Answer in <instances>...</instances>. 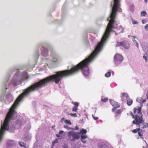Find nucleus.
Masks as SVG:
<instances>
[{
    "mask_svg": "<svg viewBox=\"0 0 148 148\" xmlns=\"http://www.w3.org/2000/svg\"><path fill=\"white\" fill-rule=\"evenodd\" d=\"M117 116H118V115H115V117H117Z\"/></svg>",
    "mask_w": 148,
    "mask_h": 148,
    "instance_id": "de8ad7c7",
    "label": "nucleus"
},
{
    "mask_svg": "<svg viewBox=\"0 0 148 148\" xmlns=\"http://www.w3.org/2000/svg\"><path fill=\"white\" fill-rule=\"evenodd\" d=\"M64 132L62 131V130H60V132H59V134H62L64 133Z\"/></svg>",
    "mask_w": 148,
    "mask_h": 148,
    "instance_id": "c9c22d12",
    "label": "nucleus"
},
{
    "mask_svg": "<svg viewBox=\"0 0 148 148\" xmlns=\"http://www.w3.org/2000/svg\"><path fill=\"white\" fill-rule=\"evenodd\" d=\"M143 59L145 60V61L146 62H147V57L146 56H143Z\"/></svg>",
    "mask_w": 148,
    "mask_h": 148,
    "instance_id": "c756f323",
    "label": "nucleus"
},
{
    "mask_svg": "<svg viewBox=\"0 0 148 148\" xmlns=\"http://www.w3.org/2000/svg\"><path fill=\"white\" fill-rule=\"evenodd\" d=\"M19 145H20V146H21V147H24V146H23V145H22L21 144V142H19Z\"/></svg>",
    "mask_w": 148,
    "mask_h": 148,
    "instance_id": "a19ab883",
    "label": "nucleus"
},
{
    "mask_svg": "<svg viewBox=\"0 0 148 148\" xmlns=\"http://www.w3.org/2000/svg\"><path fill=\"white\" fill-rule=\"evenodd\" d=\"M42 52L41 53V55L44 57L48 55V51L46 48H45L43 47H41Z\"/></svg>",
    "mask_w": 148,
    "mask_h": 148,
    "instance_id": "423d86ee",
    "label": "nucleus"
},
{
    "mask_svg": "<svg viewBox=\"0 0 148 148\" xmlns=\"http://www.w3.org/2000/svg\"><path fill=\"white\" fill-rule=\"evenodd\" d=\"M134 41H135V42H136V45L137 47L138 48V42L136 41V40H134Z\"/></svg>",
    "mask_w": 148,
    "mask_h": 148,
    "instance_id": "7c9ffc66",
    "label": "nucleus"
},
{
    "mask_svg": "<svg viewBox=\"0 0 148 148\" xmlns=\"http://www.w3.org/2000/svg\"><path fill=\"white\" fill-rule=\"evenodd\" d=\"M110 102L111 104L114 107L113 108H117L120 107V103L115 101L113 99H110Z\"/></svg>",
    "mask_w": 148,
    "mask_h": 148,
    "instance_id": "7ed1b4c3",
    "label": "nucleus"
},
{
    "mask_svg": "<svg viewBox=\"0 0 148 148\" xmlns=\"http://www.w3.org/2000/svg\"><path fill=\"white\" fill-rule=\"evenodd\" d=\"M64 118H61V121H62L63 120H64Z\"/></svg>",
    "mask_w": 148,
    "mask_h": 148,
    "instance_id": "79ce46f5",
    "label": "nucleus"
},
{
    "mask_svg": "<svg viewBox=\"0 0 148 148\" xmlns=\"http://www.w3.org/2000/svg\"><path fill=\"white\" fill-rule=\"evenodd\" d=\"M133 113L132 112L130 113V114L132 116V118L135 119L133 121L132 123L136 125H139L141 124L143 122V119L141 108H135L134 109Z\"/></svg>",
    "mask_w": 148,
    "mask_h": 148,
    "instance_id": "f257e3e1",
    "label": "nucleus"
},
{
    "mask_svg": "<svg viewBox=\"0 0 148 148\" xmlns=\"http://www.w3.org/2000/svg\"><path fill=\"white\" fill-rule=\"evenodd\" d=\"M124 97H125L126 99H127L129 97V95L127 93H122V96L121 97L122 99L123 100Z\"/></svg>",
    "mask_w": 148,
    "mask_h": 148,
    "instance_id": "ddd939ff",
    "label": "nucleus"
},
{
    "mask_svg": "<svg viewBox=\"0 0 148 148\" xmlns=\"http://www.w3.org/2000/svg\"><path fill=\"white\" fill-rule=\"evenodd\" d=\"M122 44H123V42H117V44L116 45V47H119L120 46H122Z\"/></svg>",
    "mask_w": 148,
    "mask_h": 148,
    "instance_id": "aec40b11",
    "label": "nucleus"
},
{
    "mask_svg": "<svg viewBox=\"0 0 148 148\" xmlns=\"http://www.w3.org/2000/svg\"><path fill=\"white\" fill-rule=\"evenodd\" d=\"M114 59L115 61L119 62H122L123 60L122 56L120 54L116 55L114 56Z\"/></svg>",
    "mask_w": 148,
    "mask_h": 148,
    "instance_id": "39448f33",
    "label": "nucleus"
},
{
    "mask_svg": "<svg viewBox=\"0 0 148 148\" xmlns=\"http://www.w3.org/2000/svg\"><path fill=\"white\" fill-rule=\"evenodd\" d=\"M74 105V107H77L79 106V103L77 102H75L73 103Z\"/></svg>",
    "mask_w": 148,
    "mask_h": 148,
    "instance_id": "c85d7f7f",
    "label": "nucleus"
},
{
    "mask_svg": "<svg viewBox=\"0 0 148 148\" xmlns=\"http://www.w3.org/2000/svg\"><path fill=\"white\" fill-rule=\"evenodd\" d=\"M58 139L57 138V139H56L55 140L53 141L52 142V144L53 146L56 143H58Z\"/></svg>",
    "mask_w": 148,
    "mask_h": 148,
    "instance_id": "4be33fe9",
    "label": "nucleus"
},
{
    "mask_svg": "<svg viewBox=\"0 0 148 148\" xmlns=\"http://www.w3.org/2000/svg\"><path fill=\"white\" fill-rule=\"evenodd\" d=\"M100 148H108L107 146L104 144L101 145L100 146Z\"/></svg>",
    "mask_w": 148,
    "mask_h": 148,
    "instance_id": "5701e85b",
    "label": "nucleus"
},
{
    "mask_svg": "<svg viewBox=\"0 0 148 148\" xmlns=\"http://www.w3.org/2000/svg\"><path fill=\"white\" fill-rule=\"evenodd\" d=\"M142 99H142V98L139 97L137 98V99H136V101L140 103H142Z\"/></svg>",
    "mask_w": 148,
    "mask_h": 148,
    "instance_id": "a211bd4d",
    "label": "nucleus"
},
{
    "mask_svg": "<svg viewBox=\"0 0 148 148\" xmlns=\"http://www.w3.org/2000/svg\"><path fill=\"white\" fill-rule=\"evenodd\" d=\"M50 55L53 59L56 60L55 61H57L59 58L58 55L53 50H51Z\"/></svg>",
    "mask_w": 148,
    "mask_h": 148,
    "instance_id": "20e7f679",
    "label": "nucleus"
},
{
    "mask_svg": "<svg viewBox=\"0 0 148 148\" xmlns=\"http://www.w3.org/2000/svg\"><path fill=\"white\" fill-rule=\"evenodd\" d=\"M77 108L76 107H74L72 111H73L75 112H77Z\"/></svg>",
    "mask_w": 148,
    "mask_h": 148,
    "instance_id": "bb28decb",
    "label": "nucleus"
},
{
    "mask_svg": "<svg viewBox=\"0 0 148 148\" xmlns=\"http://www.w3.org/2000/svg\"><path fill=\"white\" fill-rule=\"evenodd\" d=\"M64 122L66 124L71 125L72 123L69 120H65L64 121Z\"/></svg>",
    "mask_w": 148,
    "mask_h": 148,
    "instance_id": "6ab92c4d",
    "label": "nucleus"
},
{
    "mask_svg": "<svg viewBox=\"0 0 148 148\" xmlns=\"http://www.w3.org/2000/svg\"><path fill=\"white\" fill-rule=\"evenodd\" d=\"M146 96H147L146 99H148V94Z\"/></svg>",
    "mask_w": 148,
    "mask_h": 148,
    "instance_id": "37998d69",
    "label": "nucleus"
},
{
    "mask_svg": "<svg viewBox=\"0 0 148 148\" xmlns=\"http://www.w3.org/2000/svg\"><path fill=\"white\" fill-rule=\"evenodd\" d=\"M67 114H68V115H69L72 116H74V117H76L77 116V114L76 113H75V114L71 113L69 114H68V113Z\"/></svg>",
    "mask_w": 148,
    "mask_h": 148,
    "instance_id": "a878e982",
    "label": "nucleus"
},
{
    "mask_svg": "<svg viewBox=\"0 0 148 148\" xmlns=\"http://www.w3.org/2000/svg\"><path fill=\"white\" fill-rule=\"evenodd\" d=\"M55 127V126H53L52 127L53 128H54Z\"/></svg>",
    "mask_w": 148,
    "mask_h": 148,
    "instance_id": "49530a36",
    "label": "nucleus"
},
{
    "mask_svg": "<svg viewBox=\"0 0 148 148\" xmlns=\"http://www.w3.org/2000/svg\"><path fill=\"white\" fill-rule=\"evenodd\" d=\"M101 101L102 102H106L108 101V98L107 97H105L104 98H102L101 99Z\"/></svg>",
    "mask_w": 148,
    "mask_h": 148,
    "instance_id": "b1692460",
    "label": "nucleus"
},
{
    "mask_svg": "<svg viewBox=\"0 0 148 148\" xmlns=\"http://www.w3.org/2000/svg\"><path fill=\"white\" fill-rule=\"evenodd\" d=\"M124 28L121 26H119L116 29V32H114L116 35H118L121 33H122L124 31Z\"/></svg>",
    "mask_w": 148,
    "mask_h": 148,
    "instance_id": "0eeeda50",
    "label": "nucleus"
},
{
    "mask_svg": "<svg viewBox=\"0 0 148 148\" xmlns=\"http://www.w3.org/2000/svg\"><path fill=\"white\" fill-rule=\"evenodd\" d=\"M8 143L10 145H13L15 144L14 141L12 140H9L8 141Z\"/></svg>",
    "mask_w": 148,
    "mask_h": 148,
    "instance_id": "dca6fc26",
    "label": "nucleus"
},
{
    "mask_svg": "<svg viewBox=\"0 0 148 148\" xmlns=\"http://www.w3.org/2000/svg\"><path fill=\"white\" fill-rule=\"evenodd\" d=\"M84 75H85L86 76V74H85Z\"/></svg>",
    "mask_w": 148,
    "mask_h": 148,
    "instance_id": "864d4df0",
    "label": "nucleus"
},
{
    "mask_svg": "<svg viewBox=\"0 0 148 148\" xmlns=\"http://www.w3.org/2000/svg\"><path fill=\"white\" fill-rule=\"evenodd\" d=\"M145 29L148 31V24H147L145 26Z\"/></svg>",
    "mask_w": 148,
    "mask_h": 148,
    "instance_id": "2f4dec72",
    "label": "nucleus"
},
{
    "mask_svg": "<svg viewBox=\"0 0 148 148\" xmlns=\"http://www.w3.org/2000/svg\"><path fill=\"white\" fill-rule=\"evenodd\" d=\"M66 111H67V110L66 109L64 110V112H65Z\"/></svg>",
    "mask_w": 148,
    "mask_h": 148,
    "instance_id": "8fccbe9b",
    "label": "nucleus"
},
{
    "mask_svg": "<svg viewBox=\"0 0 148 148\" xmlns=\"http://www.w3.org/2000/svg\"><path fill=\"white\" fill-rule=\"evenodd\" d=\"M141 123H142V125H140V124L139 125V127H140L141 128H146L148 127V123H144V121Z\"/></svg>",
    "mask_w": 148,
    "mask_h": 148,
    "instance_id": "9d476101",
    "label": "nucleus"
},
{
    "mask_svg": "<svg viewBox=\"0 0 148 148\" xmlns=\"http://www.w3.org/2000/svg\"><path fill=\"white\" fill-rule=\"evenodd\" d=\"M127 99V105L129 106L131 105L133 103L132 100L131 99L129 98V97Z\"/></svg>",
    "mask_w": 148,
    "mask_h": 148,
    "instance_id": "f8f14e48",
    "label": "nucleus"
},
{
    "mask_svg": "<svg viewBox=\"0 0 148 148\" xmlns=\"http://www.w3.org/2000/svg\"><path fill=\"white\" fill-rule=\"evenodd\" d=\"M143 132L142 129H140V130L138 131V134L139 136L141 138L143 139V137H142L143 135Z\"/></svg>",
    "mask_w": 148,
    "mask_h": 148,
    "instance_id": "2eb2a0df",
    "label": "nucleus"
},
{
    "mask_svg": "<svg viewBox=\"0 0 148 148\" xmlns=\"http://www.w3.org/2000/svg\"><path fill=\"white\" fill-rule=\"evenodd\" d=\"M140 127H139V128H138L136 129L133 130L132 131V132L134 133H137L140 130Z\"/></svg>",
    "mask_w": 148,
    "mask_h": 148,
    "instance_id": "f3484780",
    "label": "nucleus"
},
{
    "mask_svg": "<svg viewBox=\"0 0 148 148\" xmlns=\"http://www.w3.org/2000/svg\"><path fill=\"white\" fill-rule=\"evenodd\" d=\"M114 72L111 70H109L106 74H111V73H114Z\"/></svg>",
    "mask_w": 148,
    "mask_h": 148,
    "instance_id": "cd10ccee",
    "label": "nucleus"
},
{
    "mask_svg": "<svg viewBox=\"0 0 148 148\" xmlns=\"http://www.w3.org/2000/svg\"><path fill=\"white\" fill-rule=\"evenodd\" d=\"M132 22H133V23L134 24H138V22H137V21H133Z\"/></svg>",
    "mask_w": 148,
    "mask_h": 148,
    "instance_id": "f704fd0d",
    "label": "nucleus"
},
{
    "mask_svg": "<svg viewBox=\"0 0 148 148\" xmlns=\"http://www.w3.org/2000/svg\"><path fill=\"white\" fill-rule=\"evenodd\" d=\"M146 101V99H142V103H145V101Z\"/></svg>",
    "mask_w": 148,
    "mask_h": 148,
    "instance_id": "4c0bfd02",
    "label": "nucleus"
},
{
    "mask_svg": "<svg viewBox=\"0 0 148 148\" xmlns=\"http://www.w3.org/2000/svg\"><path fill=\"white\" fill-rule=\"evenodd\" d=\"M147 116H148V112H147Z\"/></svg>",
    "mask_w": 148,
    "mask_h": 148,
    "instance_id": "3c124183",
    "label": "nucleus"
},
{
    "mask_svg": "<svg viewBox=\"0 0 148 148\" xmlns=\"http://www.w3.org/2000/svg\"><path fill=\"white\" fill-rule=\"evenodd\" d=\"M111 75H105V76L107 77H110Z\"/></svg>",
    "mask_w": 148,
    "mask_h": 148,
    "instance_id": "e433bc0d",
    "label": "nucleus"
},
{
    "mask_svg": "<svg viewBox=\"0 0 148 148\" xmlns=\"http://www.w3.org/2000/svg\"><path fill=\"white\" fill-rule=\"evenodd\" d=\"M11 96V95L10 94H9L8 95H6V97H8V96Z\"/></svg>",
    "mask_w": 148,
    "mask_h": 148,
    "instance_id": "ea45409f",
    "label": "nucleus"
},
{
    "mask_svg": "<svg viewBox=\"0 0 148 148\" xmlns=\"http://www.w3.org/2000/svg\"><path fill=\"white\" fill-rule=\"evenodd\" d=\"M145 20H143L142 21V23H143V24L145 23H146V21L145 22Z\"/></svg>",
    "mask_w": 148,
    "mask_h": 148,
    "instance_id": "58836bf2",
    "label": "nucleus"
},
{
    "mask_svg": "<svg viewBox=\"0 0 148 148\" xmlns=\"http://www.w3.org/2000/svg\"><path fill=\"white\" fill-rule=\"evenodd\" d=\"M56 136L57 137H59L60 136L59 135H58V134H57L56 135Z\"/></svg>",
    "mask_w": 148,
    "mask_h": 148,
    "instance_id": "c03bdc74",
    "label": "nucleus"
},
{
    "mask_svg": "<svg viewBox=\"0 0 148 148\" xmlns=\"http://www.w3.org/2000/svg\"><path fill=\"white\" fill-rule=\"evenodd\" d=\"M147 0H145V3H147Z\"/></svg>",
    "mask_w": 148,
    "mask_h": 148,
    "instance_id": "a18cd8bd",
    "label": "nucleus"
},
{
    "mask_svg": "<svg viewBox=\"0 0 148 148\" xmlns=\"http://www.w3.org/2000/svg\"><path fill=\"white\" fill-rule=\"evenodd\" d=\"M79 129V128L77 126H76L75 128H73V130H77Z\"/></svg>",
    "mask_w": 148,
    "mask_h": 148,
    "instance_id": "473e14b6",
    "label": "nucleus"
},
{
    "mask_svg": "<svg viewBox=\"0 0 148 148\" xmlns=\"http://www.w3.org/2000/svg\"><path fill=\"white\" fill-rule=\"evenodd\" d=\"M92 117H93V119L94 120H96L98 119H99L98 117H95V116H93V115H92Z\"/></svg>",
    "mask_w": 148,
    "mask_h": 148,
    "instance_id": "72a5a7b5",
    "label": "nucleus"
},
{
    "mask_svg": "<svg viewBox=\"0 0 148 148\" xmlns=\"http://www.w3.org/2000/svg\"><path fill=\"white\" fill-rule=\"evenodd\" d=\"M68 135L73 137V139L71 140L72 141L75 139H78L80 137V134L79 132H77L73 131L69 132L68 133Z\"/></svg>",
    "mask_w": 148,
    "mask_h": 148,
    "instance_id": "f03ea898",
    "label": "nucleus"
},
{
    "mask_svg": "<svg viewBox=\"0 0 148 148\" xmlns=\"http://www.w3.org/2000/svg\"><path fill=\"white\" fill-rule=\"evenodd\" d=\"M87 138V136L86 135H81V139L82 142L84 143H86V141L85 139Z\"/></svg>",
    "mask_w": 148,
    "mask_h": 148,
    "instance_id": "9b49d317",
    "label": "nucleus"
},
{
    "mask_svg": "<svg viewBox=\"0 0 148 148\" xmlns=\"http://www.w3.org/2000/svg\"><path fill=\"white\" fill-rule=\"evenodd\" d=\"M23 144H24V143H23Z\"/></svg>",
    "mask_w": 148,
    "mask_h": 148,
    "instance_id": "603ef678",
    "label": "nucleus"
},
{
    "mask_svg": "<svg viewBox=\"0 0 148 148\" xmlns=\"http://www.w3.org/2000/svg\"><path fill=\"white\" fill-rule=\"evenodd\" d=\"M23 74H27L25 72V73Z\"/></svg>",
    "mask_w": 148,
    "mask_h": 148,
    "instance_id": "09e8293b",
    "label": "nucleus"
},
{
    "mask_svg": "<svg viewBox=\"0 0 148 148\" xmlns=\"http://www.w3.org/2000/svg\"><path fill=\"white\" fill-rule=\"evenodd\" d=\"M116 108H112V111L115 114H120L121 113V111L120 109H116Z\"/></svg>",
    "mask_w": 148,
    "mask_h": 148,
    "instance_id": "6e6552de",
    "label": "nucleus"
},
{
    "mask_svg": "<svg viewBox=\"0 0 148 148\" xmlns=\"http://www.w3.org/2000/svg\"><path fill=\"white\" fill-rule=\"evenodd\" d=\"M130 45L128 43L125 41H123L122 47L124 48L128 49L130 47Z\"/></svg>",
    "mask_w": 148,
    "mask_h": 148,
    "instance_id": "1a4fd4ad",
    "label": "nucleus"
},
{
    "mask_svg": "<svg viewBox=\"0 0 148 148\" xmlns=\"http://www.w3.org/2000/svg\"><path fill=\"white\" fill-rule=\"evenodd\" d=\"M87 132V130H86L84 129H82V130H80V132L79 133L80 134V135H84V134H86Z\"/></svg>",
    "mask_w": 148,
    "mask_h": 148,
    "instance_id": "4468645a",
    "label": "nucleus"
},
{
    "mask_svg": "<svg viewBox=\"0 0 148 148\" xmlns=\"http://www.w3.org/2000/svg\"><path fill=\"white\" fill-rule=\"evenodd\" d=\"M147 14V13L145 11H142L141 12L140 15L141 16H145Z\"/></svg>",
    "mask_w": 148,
    "mask_h": 148,
    "instance_id": "412c9836",
    "label": "nucleus"
},
{
    "mask_svg": "<svg viewBox=\"0 0 148 148\" xmlns=\"http://www.w3.org/2000/svg\"><path fill=\"white\" fill-rule=\"evenodd\" d=\"M64 127L66 129H67L68 130H73V128L70 127L69 126H64Z\"/></svg>",
    "mask_w": 148,
    "mask_h": 148,
    "instance_id": "393cba45",
    "label": "nucleus"
}]
</instances>
